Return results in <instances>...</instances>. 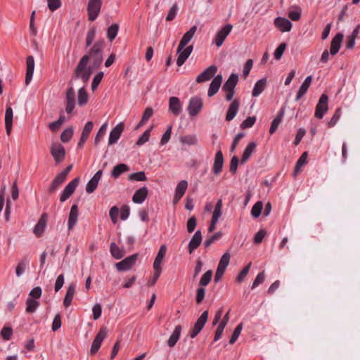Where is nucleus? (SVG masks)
<instances>
[{
  "mask_svg": "<svg viewBox=\"0 0 360 360\" xmlns=\"http://www.w3.org/2000/svg\"><path fill=\"white\" fill-rule=\"evenodd\" d=\"M266 79L262 78L259 79L254 85L252 95L253 97L259 96L264 90L266 85Z\"/></svg>",
  "mask_w": 360,
  "mask_h": 360,
  "instance_id": "35",
  "label": "nucleus"
},
{
  "mask_svg": "<svg viewBox=\"0 0 360 360\" xmlns=\"http://www.w3.org/2000/svg\"><path fill=\"white\" fill-rule=\"evenodd\" d=\"M217 71L215 65H210L196 77V82L202 83L210 80L214 76Z\"/></svg>",
  "mask_w": 360,
  "mask_h": 360,
  "instance_id": "14",
  "label": "nucleus"
},
{
  "mask_svg": "<svg viewBox=\"0 0 360 360\" xmlns=\"http://www.w3.org/2000/svg\"><path fill=\"white\" fill-rule=\"evenodd\" d=\"M39 306V302L33 298H27L26 300V309L27 313H34Z\"/></svg>",
  "mask_w": 360,
  "mask_h": 360,
  "instance_id": "42",
  "label": "nucleus"
},
{
  "mask_svg": "<svg viewBox=\"0 0 360 360\" xmlns=\"http://www.w3.org/2000/svg\"><path fill=\"white\" fill-rule=\"evenodd\" d=\"M148 191L146 186L138 189L132 196V201L136 204H142L148 196Z\"/></svg>",
  "mask_w": 360,
  "mask_h": 360,
  "instance_id": "26",
  "label": "nucleus"
},
{
  "mask_svg": "<svg viewBox=\"0 0 360 360\" xmlns=\"http://www.w3.org/2000/svg\"><path fill=\"white\" fill-rule=\"evenodd\" d=\"M203 106L202 99L199 96L191 97L189 100L187 110L191 117L197 115Z\"/></svg>",
  "mask_w": 360,
  "mask_h": 360,
  "instance_id": "3",
  "label": "nucleus"
},
{
  "mask_svg": "<svg viewBox=\"0 0 360 360\" xmlns=\"http://www.w3.org/2000/svg\"><path fill=\"white\" fill-rule=\"evenodd\" d=\"M222 236V233L221 231H219L210 238H207L204 243V245L206 248L210 247L213 243L215 241L219 240Z\"/></svg>",
  "mask_w": 360,
  "mask_h": 360,
  "instance_id": "57",
  "label": "nucleus"
},
{
  "mask_svg": "<svg viewBox=\"0 0 360 360\" xmlns=\"http://www.w3.org/2000/svg\"><path fill=\"white\" fill-rule=\"evenodd\" d=\"M233 26L231 24H226L225 26L221 27L216 34V36L214 39L213 43L217 46L220 47L226 37L230 34L232 30Z\"/></svg>",
  "mask_w": 360,
  "mask_h": 360,
  "instance_id": "8",
  "label": "nucleus"
},
{
  "mask_svg": "<svg viewBox=\"0 0 360 360\" xmlns=\"http://www.w3.org/2000/svg\"><path fill=\"white\" fill-rule=\"evenodd\" d=\"M197 30V26L193 25L192 26L190 30L186 32L184 36L182 37L181 39L180 40V49H181L183 46H186L188 42L192 39L193 37L195 32Z\"/></svg>",
  "mask_w": 360,
  "mask_h": 360,
  "instance_id": "36",
  "label": "nucleus"
},
{
  "mask_svg": "<svg viewBox=\"0 0 360 360\" xmlns=\"http://www.w3.org/2000/svg\"><path fill=\"white\" fill-rule=\"evenodd\" d=\"M101 0H89L87 6L88 18L90 21L95 20L101 8Z\"/></svg>",
  "mask_w": 360,
  "mask_h": 360,
  "instance_id": "6",
  "label": "nucleus"
},
{
  "mask_svg": "<svg viewBox=\"0 0 360 360\" xmlns=\"http://www.w3.org/2000/svg\"><path fill=\"white\" fill-rule=\"evenodd\" d=\"M274 24L276 27L281 32H289L292 28L291 22L285 18L282 17H278L274 20Z\"/></svg>",
  "mask_w": 360,
  "mask_h": 360,
  "instance_id": "23",
  "label": "nucleus"
},
{
  "mask_svg": "<svg viewBox=\"0 0 360 360\" xmlns=\"http://www.w3.org/2000/svg\"><path fill=\"white\" fill-rule=\"evenodd\" d=\"M76 285L75 283H70L67 289L66 295L64 298L63 304L68 307H69L72 301L74 295L75 294Z\"/></svg>",
  "mask_w": 360,
  "mask_h": 360,
  "instance_id": "37",
  "label": "nucleus"
},
{
  "mask_svg": "<svg viewBox=\"0 0 360 360\" xmlns=\"http://www.w3.org/2000/svg\"><path fill=\"white\" fill-rule=\"evenodd\" d=\"M110 252L112 256L116 259H121L124 255V251L120 249L115 243H111Z\"/></svg>",
  "mask_w": 360,
  "mask_h": 360,
  "instance_id": "45",
  "label": "nucleus"
},
{
  "mask_svg": "<svg viewBox=\"0 0 360 360\" xmlns=\"http://www.w3.org/2000/svg\"><path fill=\"white\" fill-rule=\"evenodd\" d=\"M238 82V75L236 73H232L224 84L222 90H235V87L237 85Z\"/></svg>",
  "mask_w": 360,
  "mask_h": 360,
  "instance_id": "34",
  "label": "nucleus"
},
{
  "mask_svg": "<svg viewBox=\"0 0 360 360\" xmlns=\"http://www.w3.org/2000/svg\"><path fill=\"white\" fill-rule=\"evenodd\" d=\"M34 59L32 56L27 57L26 60V75H25V84L28 85L31 82L34 70Z\"/></svg>",
  "mask_w": 360,
  "mask_h": 360,
  "instance_id": "16",
  "label": "nucleus"
},
{
  "mask_svg": "<svg viewBox=\"0 0 360 360\" xmlns=\"http://www.w3.org/2000/svg\"><path fill=\"white\" fill-rule=\"evenodd\" d=\"M202 236L201 231L198 230L195 231L188 243L189 253H192L200 245Z\"/></svg>",
  "mask_w": 360,
  "mask_h": 360,
  "instance_id": "27",
  "label": "nucleus"
},
{
  "mask_svg": "<svg viewBox=\"0 0 360 360\" xmlns=\"http://www.w3.org/2000/svg\"><path fill=\"white\" fill-rule=\"evenodd\" d=\"M119 30V25L116 23L110 25L107 30V38L112 41L117 35Z\"/></svg>",
  "mask_w": 360,
  "mask_h": 360,
  "instance_id": "50",
  "label": "nucleus"
},
{
  "mask_svg": "<svg viewBox=\"0 0 360 360\" xmlns=\"http://www.w3.org/2000/svg\"><path fill=\"white\" fill-rule=\"evenodd\" d=\"M212 277V270L207 271L201 277L199 284L202 287H205L209 284Z\"/></svg>",
  "mask_w": 360,
  "mask_h": 360,
  "instance_id": "53",
  "label": "nucleus"
},
{
  "mask_svg": "<svg viewBox=\"0 0 360 360\" xmlns=\"http://www.w3.org/2000/svg\"><path fill=\"white\" fill-rule=\"evenodd\" d=\"M66 178V176L60 172L51 182L50 186L51 191H53L56 190L59 186L65 181Z\"/></svg>",
  "mask_w": 360,
  "mask_h": 360,
  "instance_id": "46",
  "label": "nucleus"
},
{
  "mask_svg": "<svg viewBox=\"0 0 360 360\" xmlns=\"http://www.w3.org/2000/svg\"><path fill=\"white\" fill-rule=\"evenodd\" d=\"M193 49V46L192 45L183 46L181 49H180V44H179L176 51L178 54L176 65L179 67L181 66L185 63V61L191 54Z\"/></svg>",
  "mask_w": 360,
  "mask_h": 360,
  "instance_id": "9",
  "label": "nucleus"
},
{
  "mask_svg": "<svg viewBox=\"0 0 360 360\" xmlns=\"http://www.w3.org/2000/svg\"><path fill=\"white\" fill-rule=\"evenodd\" d=\"M96 33V29L95 27H92L90 29L87 34L86 37V46H89L91 45L93 41L94 40L95 36Z\"/></svg>",
  "mask_w": 360,
  "mask_h": 360,
  "instance_id": "61",
  "label": "nucleus"
},
{
  "mask_svg": "<svg viewBox=\"0 0 360 360\" xmlns=\"http://www.w3.org/2000/svg\"><path fill=\"white\" fill-rule=\"evenodd\" d=\"M65 122V117L63 115H61L56 121L51 122L49 124V128L51 131L56 132L59 130Z\"/></svg>",
  "mask_w": 360,
  "mask_h": 360,
  "instance_id": "47",
  "label": "nucleus"
},
{
  "mask_svg": "<svg viewBox=\"0 0 360 360\" xmlns=\"http://www.w3.org/2000/svg\"><path fill=\"white\" fill-rule=\"evenodd\" d=\"M124 124L120 122L110 132L108 139V145L111 146L117 142L124 130Z\"/></svg>",
  "mask_w": 360,
  "mask_h": 360,
  "instance_id": "13",
  "label": "nucleus"
},
{
  "mask_svg": "<svg viewBox=\"0 0 360 360\" xmlns=\"http://www.w3.org/2000/svg\"><path fill=\"white\" fill-rule=\"evenodd\" d=\"M79 215L78 207L77 205H73L71 207L70 212L68 217V226L70 230L72 229L77 221Z\"/></svg>",
  "mask_w": 360,
  "mask_h": 360,
  "instance_id": "30",
  "label": "nucleus"
},
{
  "mask_svg": "<svg viewBox=\"0 0 360 360\" xmlns=\"http://www.w3.org/2000/svg\"><path fill=\"white\" fill-rule=\"evenodd\" d=\"M74 134V129L72 127L65 129L60 135V139L63 143L69 141Z\"/></svg>",
  "mask_w": 360,
  "mask_h": 360,
  "instance_id": "52",
  "label": "nucleus"
},
{
  "mask_svg": "<svg viewBox=\"0 0 360 360\" xmlns=\"http://www.w3.org/2000/svg\"><path fill=\"white\" fill-rule=\"evenodd\" d=\"M152 129H153V127H150L149 129H148L146 131H145L143 132V134L138 139V141L136 142V145L142 146L149 140L150 132Z\"/></svg>",
  "mask_w": 360,
  "mask_h": 360,
  "instance_id": "58",
  "label": "nucleus"
},
{
  "mask_svg": "<svg viewBox=\"0 0 360 360\" xmlns=\"http://www.w3.org/2000/svg\"><path fill=\"white\" fill-rule=\"evenodd\" d=\"M312 80H313V79L311 75L307 76L305 78V79L301 84V86L297 91V96L295 98L296 101H299L307 92L308 89L309 88V86L311 84Z\"/></svg>",
  "mask_w": 360,
  "mask_h": 360,
  "instance_id": "29",
  "label": "nucleus"
},
{
  "mask_svg": "<svg viewBox=\"0 0 360 360\" xmlns=\"http://www.w3.org/2000/svg\"><path fill=\"white\" fill-rule=\"evenodd\" d=\"M75 107V94L72 87H70L66 92V107L67 113H71Z\"/></svg>",
  "mask_w": 360,
  "mask_h": 360,
  "instance_id": "18",
  "label": "nucleus"
},
{
  "mask_svg": "<svg viewBox=\"0 0 360 360\" xmlns=\"http://www.w3.org/2000/svg\"><path fill=\"white\" fill-rule=\"evenodd\" d=\"M79 182V178L77 177L66 185L60 197V200L61 202H65L72 195L77 187Z\"/></svg>",
  "mask_w": 360,
  "mask_h": 360,
  "instance_id": "10",
  "label": "nucleus"
},
{
  "mask_svg": "<svg viewBox=\"0 0 360 360\" xmlns=\"http://www.w3.org/2000/svg\"><path fill=\"white\" fill-rule=\"evenodd\" d=\"M342 39L343 34L342 33L336 34V35L333 38L330 49V53L331 55L335 56L338 53L340 50Z\"/></svg>",
  "mask_w": 360,
  "mask_h": 360,
  "instance_id": "28",
  "label": "nucleus"
},
{
  "mask_svg": "<svg viewBox=\"0 0 360 360\" xmlns=\"http://www.w3.org/2000/svg\"><path fill=\"white\" fill-rule=\"evenodd\" d=\"M182 328L180 325H178L175 327L173 330L172 335L167 340V345L169 347H173L176 344L178 340H179Z\"/></svg>",
  "mask_w": 360,
  "mask_h": 360,
  "instance_id": "33",
  "label": "nucleus"
},
{
  "mask_svg": "<svg viewBox=\"0 0 360 360\" xmlns=\"http://www.w3.org/2000/svg\"><path fill=\"white\" fill-rule=\"evenodd\" d=\"M172 126L169 125L167 128L165 132L163 134V135L161 138L160 145L164 146L167 143H168V141H169L171 136H172Z\"/></svg>",
  "mask_w": 360,
  "mask_h": 360,
  "instance_id": "59",
  "label": "nucleus"
},
{
  "mask_svg": "<svg viewBox=\"0 0 360 360\" xmlns=\"http://www.w3.org/2000/svg\"><path fill=\"white\" fill-rule=\"evenodd\" d=\"M286 49V44L281 43L275 50L274 56L276 60H280Z\"/></svg>",
  "mask_w": 360,
  "mask_h": 360,
  "instance_id": "60",
  "label": "nucleus"
},
{
  "mask_svg": "<svg viewBox=\"0 0 360 360\" xmlns=\"http://www.w3.org/2000/svg\"><path fill=\"white\" fill-rule=\"evenodd\" d=\"M89 96L84 86L78 90L77 103L80 106L86 105L88 102Z\"/></svg>",
  "mask_w": 360,
  "mask_h": 360,
  "instance_id": "43",
  "label": "nucleus"
},
{
  "mask_svg": "<svg viewBox=\"0 0 360 360\" xmlns=\"http://www.w3.org/2000/svg\"><path fill=\"white\" fill-rule=\"evenodd\" d=\"M103 41H98L90 49L89 54L84 55L80 59L75 70V75L86 83L90 78L91 70L97 69L103 61Z\"/></svg>",
  "mask_w": 360,
  "mask_h": 360,
  "instance_id": "1",
  "label": "nucleus"
},
{
  "mask_svg": "<svg viewBox=\"0 0 360 360\" xmlns=\"http://www.w3.org/2000/svg\"><path fill=\"white\" fill-rule=\"evenodd\" d=\"M102 174L101 170L98 171L89 181L86 186V191L87 193L91 194L95 191L101 179Z\"/></svg>",
  "mask_w": 360,
  "mask_h": 360,
  "instance_id": "19",
  "label": "nucleus"
},
{
  "mask_svg": "<svg viewBox=\"0 0 360 360\" xmlns=\"http://www.w3.org/2000/svg\"><path fill=\"white\" fill-rule=\"evenodd\" d=\"M108 335V330L106 328L103 327L100 329L98 333L96 335L90 349L91 355L95 354L101 347L102 342Z\"/></svg>",
  "mask_w": 360,
  "mask_h": 360,
  "instance_id": "7",
  "label": "nucleus"
},
{
  "mask_svg": "<svg viewBox=\"0 0 360 360\" xmlns=\"http://www.w3.org/2000/svg\"><path fill=\"white\" fill-rule=\"evenodd\" d=\"M29 264V259L27 257L22 258L17 264L15 268V274L18 277H20L25 271Z\"/></svg>",
  "mask_w": 360,
  "mask_h": 360,
  "instance_id": "41",
  "label": "nucleus"
},
{
  "mask_svg": "<svg viewBox=\"0 0 360 360\" xmlns=\"http://www.w3.org/2000/svg\"><path fill=\"white\" fill-rule=\"evenodd\" d=\"M328 97L326 94H322L316 106L314 116L318 119H322L328 110Z\"/></svg>",
  "mask_w": 360,
  "mask_h": 360,
  "instance_id": "5",
  "label": "nucleus"
},
{
  "mask_svg": "<svg viewBox=\"0 0 360 360\" xmlns=\"http://www.w3.org/2000/svg\"><path fill=\"white\" fill-rule=\"evenodd\" d=\"M13 110L11 105H7L5 112V129L8 136H10L13 128Z\"/></svg>",
  "mask_w": 360,
  "mask_h": 360,
  "instance_id": "17",
  "label": "nucleus"
},
{
  "mask_svg": "<svg viewBox=\"0 0 360 360\" xmlns=\"http://www.w3.org/2000/svg\"><path fill=\"white\" fill-rule=\"evenodd\" d=\"M284 114H285L284 109H281L277 114L276 117L272 121L271 127H270V129H269V132L271 134H274L278 129L279 124L282 122V120L284 117Z\"/></svg>",
  "mask_w": 360,
  "mask_h": 360,
  "instance_id": "38",
  "label": "nucleus"
},
{
  "mask_svg": "<svg viewBox=\"0 0 360 360\" xmlns=\"http://www.w3.org/2000/svg\"><path fill=\"white\" fill-rule=\"evenodd\" d=\"M179 141L184 146H195L198 143V137L195 134H187L180 136Z\"/></svg>",
  "mask_w": 360,
  "mask_h": 360,
  "instance_id": "39",
  "label": "nucleus"
},
{
  "mask_svg": "<svg viewBox=\"0 0 360 360\" xmlns=\"http://www.w3.org/2000/svg\"><path fill=\"white\" fill-rule=\"evenodd\" d=\"M137 254L130 255L115 264L119 271H125L129 270L136 263Z\"/></svg>",
  "mask_w": 360,
  "mask_h": 360,
  "instance_id": "12",
  "label": "nucleus"
},
{
  "mask_svg": "<svg viewBox=\"0 0 360 360\" xmlns=\"http://www.w3.org/2000/svg\"><path fill=\"white\" fill-rule=\"evenodd\" d=\"M208 319V311H205L200 315V316L196 322L195 323L193 327L191 329L189 332V336L191 338H195L198 334L202 330L205 323H207Z\"/></svg>",
  "mask_w": 360,
  "mask_h": 360,
  "instance_id": "4",
  "label": "nucleus"
},
{
  "mask_svg": "<svg viewBox=\"0 0 360 360\" xmlns=\"http://www.w3.org/2000/svg\"><path fill=\"white\" fill-rule=\"evenodd\" d=\"M240 106V101L238 99H234L230 104L226 115V120L228 122L231 121L237 115Z\"/></svg>",
  "mask_w": 360,
  "mask_h": 360,
  "instance_id": "24",
  "label": "nucleus"
},
{
  "mask_svg": "<svg viewBox=\"0 0 360 360\" xmlns=\"http://www.w3.org/2000/svg\"><path fill=\"white\" fill-rule=\"evenodd\" d=\"M221 209L222 200L219 199L214 207L211 220L219 221V219H220L222 214Z\"/></svg>",
  "mask_w": 360,
  "mask_h": 360,
  "instance_id": "48",
  "label": "nucleus"
},
{
  "mask_svg": "<svg viewBox=\"0 0 360 360\" xmlns=\"http://www.w3.org/2000/svg\"><path fill=\"white\" fill-rule=\"evenodd\" d=\"M222 80L223 78L221 75H217L214 77L208 89L207 95L209 97L213 96L218 92L221 85Z\"/></svg>",
  "mask_w": 360,
  "mask_h": 360,
  "instance_id": "20",
  "label": "nucleus"
},
{
  "mask_svg": "<svg viewBox=\"0 0 360 360\" xmlns=\"http://www.w3.org/2000/svg\"><path fill=\"white\" fill-rule=\"evenodd\" d=\"M108 129V122H105L103 123L101 127H100L99 130L98 131L95 139H94V144L95 146H98L101 141V140L104 137L105 132Z\"/></svg>",
  "mask_w": 360,
  "mask_h": 360,
  "instance_id": "49",
  "label": "nucleus"
},
{
  "mask_svg": "<svg viewBox=\"0 0 360 360\" xmlns=\"http://www.w3.org/2000/svg\"><path fill=\"white\" fill-rule=\"evenodd\" d=\"M256 122L255 116H250L248 117L241 124L240 128L243 129H245L248 128L252 127Z\"/></svg>",
  "mask_w": 360,
  "mask_h": 360,
  "instance_id": "56",
  "label": "nucleus"
},
{
  "mask_svg": "<svg viewBox=\"0 0 360 360\" xmlns=\"http://www.w3.org/2000/svg\"><path fill=\"white\" fill-rule=\"evenodd\" d=\"M167 252V246L162 245L160 247L158 252L155 258L153 266L154 270H159L162 271L161 264Z\"/></svg>",
  "mask_w": 360,
  "mask_h": 360,
  "instance_id": "21",
  "label": "nucleus"
},
{
  "mask_svg": "<svg viewBox=\"0 0 360 360\" xmlns=\"http://www.w3.org/2000/svg\"><path fill=\"white\" fill-rule=\"evenodd\" d=\"M307 153L304 152L302 154L299 160H297L294 170V175H297L302 169V167L307 164Z\"/></svg>",
  "mask_w": 360,
  "mask_h": 360,
  "instance_id": "44",
  "label": "nucleus"
},
{
  "mask_svg": "<svg viewBox=\"0 0 360 360\" xmlns=\"http://www.w3.org/2000/svg\"><path fill=\"white\" fill-rule=\"evenodd\" d=\"M128 179L132 181H145L147 180L145 172L142 171L130 174Z\"/></svg>",
  "mask_w": 360,
  "mask_h": 360,
  "instance_id": "51",
  "label": "nucleus"
},
{
  "mask_svg": "<svg viewBox=\"0 0 360 360\" xmlns=\"http://www.w3.org/2000/svg\"><path fill=\"white\" fill-rule=\"evenodd\" d=\"M183 108V103L179 98L176 96H172L169 99V110L174 115L178 116Z\"/></svg>",
  "mask_w": 360,
  "mask_h": 360,
  "instance_id": "15",
  "label": "nucleus"
},
{
  "mask_svg": "<svg viewBox=\"0 0 360 360\" xmlns=\"http://www.w3.org/2000/svg\"><path fill=\"white\" fill-rule=\"evenodd\" d=\"M178 11H179L178 5L176 3H174L168 11V13L166 16V20H167V21L173 20L176 18Z\"/></svg>",
  "mask_w": 360,
  "mask_h": 360,
  "instance_id": "55",
  "label": "nucleus"
},
{
  "mask_svg": "<svg viewBox=\"0 0 360 360\" xmlns=\"http://www.w3.org/2000/svg\"><path fill=\"white\" fill-rule=\"evenodd\" d=\"M129 167L126 164H119L115 165L111 172V175L113 178L117 179L121 174L128 172Z\"/></svg>",
  "mask_w": 360,
  "mask_h": 360,
  "instance_id": "40",
  "label": "nucleus"
},
{
  "mask_svg": "<svg viewBox=\"0 0 360 360\" xmlns=\"http://www.w3.org/2000/svg\"><path fill=\"white\" fill-rule=\"evenodd\" d=\"M47 219V214L46 213L42 214L38 222L34 227L33 232L37 236H41L44 233L46 226Z\"/></svg>",
  "mask_w": 360,
  "mask_h": 360,
  "instance_id": "22",
  "label": "nucleus"
},
{
  "mask_svg": "<svg viewBox=\"0 0 360 360\" xmlns=\"http://www.w3.org/2000/svg\"><path fill=\"white\" fill-rule=\"evenodd\" d=\"M253 66V60L252 59H248L243 65V75L244 78H246Z\"/></svg>",
  "mask_w": 360,
  "mask_h": 360,
  "instance_id": "64",
  "label": "nucleus"
},
{
  "mask_svg": "<svg viewBox=\"0 0 360 360\" xmlns=\"http://www.w3.org/2000/svg\"><path fill=\"white\" fill-rule=\"evenodd\" d=\"M231 259L229 252H225L221 257L214 276V281L219 282L222 278L226 269L227 268Z\"/></svg>",
  "mask_w": 360,
  "mask_h": 360,
  "instance_id": "2",
  "label": "nucleus"
},
{
  "mask_svg": "<svg viewBox=\"0 0 360 360\" xmlns=\"http://www.w3.org/2000/svg\"><path fill=\"white\" fill-rule=\"evenodd\" d=\"M340 117H341V110L340 108H338L336 110L334 115H333V117L328 122V127H334L337 124L338 120H340Z\"/></svg>",
  "mask_w": 360,
  "mask_h": 360,
  "instance_id": "63",
  "label": "nucleus"
},
{
  "mask_svg": "<svg viewBox=\"0 0 360 360\" xmlns=\"http://www.w3.org/2000/svg\"><path fill=\"white\" fill-rule=\"evenodd\" d=\"M224 165V157L221 150L216 153L212 170L214 174L221 173Z\"/></svg>",
  "mask_w": 360,
  "mask_h": 360,
  "instance_id": "25",
  "label": "nucleus"
},
{
  "mask_svg": "<svg viewBox=\"0 0 360 360\" xmlns=\"http://www.w3.org/2000/svg\"><path fill=\"white\" fill-rule=\"evenodd\" d=\"M51 153L57 163L63 161L65 157V148L59 143L51 144Z\"/></svg>",
  "mask_w": 360,
  "mask_h": 360,
  "instance_id": "11",
  "label": "nucleus"
},
{
  "mask_svg": "<svg viewBox=\"0 0 360 360\" xmlns=\"http://www.w3.org/2000/svg\"><path fill=\"white\" fill-rule=\"evenodd\" d=\"M243 329V324L240 323L238 324L235 330H233V333L231 337V339L229 340L230 344H233L238 338L241 331Z\"/></svg>",
  "mask_w": 360,
  "mask_h": 360,
  "instance_id": "62",
  "label": "nucleus"
},
{
  "mask_svg": "<svg viewBox=\"0 0 360 360\" xmlns=\"http://www.w3.org/2000/svg\"><path fill=\"white\" fill-rule=\"evenodd\" d=\"M188 187V183L186 180L179 181L175 188L174 200L179 201L184 195Z\"/></svg>",
  "mask_w": 360,
  "mask_h": 360,
  "instance_id": "32",
  "label": "nucleus"
},
{
  "mask_svg": "<svg viewBox=\"0 0 360 360\" xmlns=\"http://www.w3.org/2000/svg\"><path fill=\"white\" fill-rule=\"evenodd\" d=\"M263 209V204L261 201L257 202L251 210V214L253 217L257 218L261 214Z\"/></svg>",
  "mask_w": 360,
  "mask_h": 360,
  "instance_id": "54",
  "label": "nucleus"
},
{
  "mask_svg": "<svg viewBox=\"0 0 360 360\" xmlns=\"http://www.w3.org/2000/svg\"><path fill=\"white\" fill-rule=\"evenodd\" d=\"M256 147L257 143L254 141L248 143V145L246 146L243 153L242 158L240 160L241 164L245 163L249 160V158L251 157V155L255 150Z\"/></svg>",
  "mask_w": 360,
  "mask_h": 360,
  "instance_id": "31",
  "label": "nucleus"
}]
</instances>
